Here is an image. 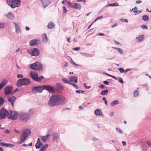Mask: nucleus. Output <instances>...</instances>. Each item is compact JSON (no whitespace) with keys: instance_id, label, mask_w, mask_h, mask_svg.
<instances>
[{"instance_id":"obj_1","label":"nucleus","mask_w":151,"mask_h":151,"mask_svg":"<svg viewBox=\"0 0 151 151\" xmlns=\"http://www.w3.org/2000/svg\"><path fill=\"white\" fill-rule=\"evenodd\" d=\"M66 102V98L61 95H52L48 101L49 106H52L59 104H63Z\"/></svg>"},{"instance_id":"obj_2","label":"nucleus","mask_w":151,"mask_h":151,"mask_svg":"<svg viewBox=\"0 0 151 151\" xmlns=\"http://www.w3.org/2000/svg\"><path fill=\"white\" fill-rule=\"evenodd\" d=\"M31 133V130L29 129H24L23 130V133L21 134L20 137V141L18 144H19L22 143L25 141Z\"/></svg>"},{"instance_id":"obj_3","label":"nucleus","mask_w":151,"mask_h":151,"mask_svg":"<svg viewBox=\"0 0 151 151\" xmlns=\"http://www.w3.org/2000/svg\"><path fill=\"white\" fill-rule=\"evenodd\" d=\"M30 83V80L27 78H20L18 80L16 85L18 87H21L22 86H28Z\"/></svg>"},{"instance_id":"obj_4","label":"nucleus","mask_w":151,"mask_h":151,"mask_svg":"<svg viewBox=\"0 0 151 151\" xmlns=\"http://www.w3.org/2000/svg\"><path fill=\"white\" fill-rule=\"evenodd\" d=\"M31 69L34 70H37L38 71L42 70L43 68L42 65L38 62H36L35 63L31 64L30 66Z\"/></svg>"},{"instance_id":"obj_5","label":"nucleus","mask_w":151,"mask_h":151,"mask_svg":"<svg viewBox=\"0 0 151 151\" xmlns=\"http://www.w3.org/2000/svg\"><path fill=\"white\" fill-rule=\"evenodd\" d=\"M18 114L16 111L14 112L11 110L9 111V114L7 115V118L9 119L13 120H16L18 118Z\"/></svg>"},{"instance_id":"obj_6","label":"nucleus","mask_w":151,"mask_h":151,"mask_svg":"<svg viewBox=\"0 0 151 151\" xmlns=\"http://www.w3.org/2000/svg\"><path fill=\"white\" fill-rule=\"evenodd\" d=\"M28 53L30 54L31 56L36 57L38 56L40 54L39 50L37 48H32L27 50Z\"/></svg>"},{"instance_id":"obj_7","label":"nucleus","mask_w":151,"mask_h":151,"mask_svg":"<svg viewBox=\"0 0 151 151\" xmlns=\"http://www.w3.org/2000/svg\"><path fill=\"white\" fill-rule=\"evenodd\" d=\"M9 111H7L6 109L4 108H2L0 111V120L5 119L6 116H7Z\"/></svg>"},{"instance_id":"obj_8","label":"nucleus","mask_w":151,"mask_h":151,"mask_svg":"<svg viewBox=\"0 0 151 151\" xmlns=\"http://www.w3.org/2000/svg\"><path fill=\"white\" fill-rule=\"evenodd\" d=\"M29 118V115L26 114L21 113L19 115V119L24 122H26L28 121Z\"/></svg>"},{"instance_id":"obj_9","label":"nucleus","mask_w":151,"mask_h":151,"mask_svg":"<svg viewBox=\"0 0 151 151\" xmlns=\"http://www.w3.org/2000/svg\"><path fill=\"white\" fill-rule=\"evenodd\" d=\"M20 0H15L14 1V2H12L11 4H8V5L10 6L11 7L14 9L16 7H19L20 6Z\"/></svg>"},{"instance_id":"obj_10","label":"nucleus","mask_w":151,"mask_h":151,"mask_svg":"<svg viewBox=\"0 0 151 151\" xmlns=\"http://www.w3.org/2000/svg\"><path fill=\"white\" fill-rule=\"evenodd\" d=\"M43 90H46L49 92L54 93L55 91L54 88L52 86L49 85L43 86Z\"/></svg>"},{"instance_id":"obj_11","label":"nucleus","mask_w":151,"mask_h":151,"mask_svg":"<svg viewBox=\"0 0 151 151\" xmlns=\"http://www.w3.org/2000/svg\"><path fill=\"white\" fill-rule=\"evenodd\" d=\"M13 87L11 86H6L4 89V94L6 96L11 94L12 91L13 90Z\"/></svg>"},{"instance_id":"obj_12","label":"nucleus","mask_w":151,"mask_h":151,"mask_svg":"<svg viewBox=\"0 0 151 151\" xmlns=\"http://www.w3.org/2000/svg\"><path fill=\"white\" fill-rule=\"evenodd\" d=\"M43 90V86H42L34 87L32 88V91L33 92L41 93L42 92Z\"/></svg>"},{"instance_id":"obj_13","label":"nucleus","mask_w":151,"mask_h":151,"mask_svg":"<svg viewBox=\"0 0 151 151\" xmlns=\"http://www.w3.org/2000/svg\"><path fill=\"white\" fill-rule=\"evenodd\" d=\"M44 8L47 6L52 2L50 0H40Z\"/></svg>"},{"instance_id":"obj_14","label":"nucleus","mask_w":151,"mask_h":151,"mask_svg":"<svg viewBox=\"0 0 151 151\" xmlns=\"http://www.w3.org/2000/svg\"><path fill=\"white\" fill-rule=\"evenodd\" d=\"M7 99L8 101L12 104V106L13 107L14 106L15 101L16 99V97L14 96H13L11 97H8Z\"/></svg>"},{"instance_id":"obj_15","label":"nucleus","mask_w":151,"mask_h":151,"mask_svg":"<svg viewBox=\"0 0 151 151\" xmlns=\"http://www.w3.org/2000/svg\"><path fill=\"white\" fill-rule=\"evenodd\" d=\"M39 40L38 39H35L31 40L29 42V45L30 46L36 45H38V42Z\"/></svg>"},{"instance_id":"obj_16","label":"nucleus","mask_w":151,"mask_h":151,"mask_svg":"<svg viewBox=\"0 0 151 151\" xmlns=\"http://www.w3.org/2000/svg\"><path fill=\"white\" fill-rule=\"evenodd\" d=\"M29 76L31 77L32 79L36 81H37L38 77L37 73H34L32 74V73L31 72L30 73Z\"/></svg>"},{"instance_id":"obj_17","label":"nucleus","mask_w":151,"mask_h":151,"mask_svg":"<svg viewBox=\"0 0 151 151\" xmlns=\"http://www.w3.org/2000/svg\"><path fill=\"white\" fill-rule=\"evenodd\" d=\"M6 16L8 19L11 20H13L15 17L14 15L11 12H8Z\"/></svg>"},{"instance_id":"obj_18","label":"nucleus","mask_w":151,"mask_h":151,"mask_svg":"<svg viewBox=\"0 0 151 151\" xmlns=\"http://www.w3.org/2000/svg\"><path fill=\"white\" fill-rule=\"evenodd\" d=\"M14 24L15 25V28L16 29V32L19 33L20 32V27L19 23H14Z\"/></svg>"},{"instance_id":"obj_19","label":"nucleus","mask_w":151,"mask_h":151,"mask_svg":"<svg viewBox=\"0 0 151 151\" xmlns=\"http://www.w3.org/2000/svg\"><path fill=\"white\" fill-rule=\"evenodd\" d=\"M69 81L70 82H74L75 83L77 82V77L76 76H71L69 77Z\"/></svg>"},{"instance_id":"obj_20","label":"nucleus","mask_w":151,"mask_h":151,"mask_svg":"<svg viewBox=\"0 0 151 151\" xmlns=\"http://www.w3.org/2000/svg\"><path fill=\"white\" fill-rule=\"evenodd\" d=\"M63 88V85L60 83L57 84L56 85V90L58 92H60Z\"/></svg>"},{"instance_id":"obj_21","label":"nucleus","mask_w":151,"mask_h":151,"mask_svg":"<svg viewBox=\"0 0 151 151\" xmlns=\"http://www.w3.org/2000/svg\"><path fill=\"white\" fill-rule=\"evenodd\" d=\"M95 114L97 116H103L102 111L99 109H97L95 111Z\"/></svg>"},{"instance_id":"obj_22","label":"nucleus","mask_w":151,"mask_h":151,"mask_svg":"<svg viewBox=\"0 0 151 151\" xmlns=\"http://www.w3.org/2000/svg\"><path fill=\"white\" fill-rule=\"evenodd\" d=\"M55 27L54 23L52 22H50L48 23L47 27L48 29H52Z\"/></svg>"},{"instance_id":"obj_23","label":"nucleus","mask_w":151,"mask_h":151,"mask_svg":"<svg viewBox=\"0 0 151 151\" xmlns=\"http://www.w3.org/2000/svg\"><path fill=\"white\" fill-rule=\"evenodd\" d=\"M59 135L58 133L56 132H54L53 133L52 135V142H54V141L58 139Z\"/></svg>"},{"instance_id":"obj_24","label":"nucleus","mask_w":151,"mask_h":151,"mask_svg":"<svg viewBox=\"0 0 151 151\" xmlns=\"http://www.w3.org/2000/svg\"><path fill=\"white\" fill-rule=\"evenodd\" d=\"M144 38V35H140L138 37H136V39H137V40H138L139 42L142 41Z\"/></svg>"},{"instance_id":"obj_25","label":"nucleus","mask_w":151,"mask_h":151,"mask_svg":"<svg viewBox=\"0 0 151 151\" xmlns=\"http://www.w3.org/2000/svg\"><path fill=\"white\" fill-rule=\"evenodd\" d=\"M119 4L117 2H115L113 4H107L106 5L105 7L108 6H119Z\"/></svg>"},{"instance_id":"obj_26","label":"nucleus","mask_w":151,"mask_h":151,"mask_svg":"<svg viewBox=\"0 0 151 151\" xmlns=\"http://www.w3.org/2000/svg\"><path fill=\"white\" fill-rule=\"evenodd\" d=\"M49 146L48 144H46L45 145L42 147L40 149V151H45L46 150Z\"/></svg>"},{"instance_id":"obj_27","label":"nucleus","mask_w":151,"mask_h":151,"mask_svg":"<svg viewBox=\"0 0 151 151\" xmlns=\"http://www.w3.org/2000/svg\"><path fill=\"white\" fill-rule=\"evenodd\" d=\"M119 103V101L118 100H116L113 101L111 103V106H113L114 105H116Z\"/></svg>"},{"instance_id":"obj_28","label":"nucleus","mask_w":151,"mask_h":151,"mask_svg":"<svg viewBox=\"0 0 151 151\" xmlns=\"http://www.w3.org/2000/svg\"><path fill=\"white\" fill-rule=\"evenodd\" d=\"M6 84V82L5 81H3L0 83V90L5 86Z\"/></svg>"},{"instance_id":"obj_29","label":"nucleus","mask_w":151,"mask_h":151,"mask_svg":"<svg viewBox=\"0 0 151 151\" xmlns=\"http://www.w3.org/2000/svg\"><path fill=\"white\" fill-rule=\"evenodd\" d=\"M108 89H106L105 90L102 91L101 92L100 94L101 95L104 96L107 94L108 93Z\"/></svg>"},{"instance_id":"obj_30","label":"nucleus","mask_w":151,"mask_h":151,"mask_svg":"<svg viewBox=\"0 0 151 151\" xmlns=\"http://www.w3.org/2000/svg\"><path fill=\"white\" fill-rule=\"evenodd\" d=\"M62 81L63 82V83H65L69 84L70 85L71 83L70 82V81H69L67 79L65 78H63L62 79Z\"/></svg>"},{"instance_id":"obj_31","label":"nucleus","mask_w":151,"mask_h":151,"mask_svg":"<svg viewBox=\"0 0 151 151\" xmlns=\"http://www.w3.org/2000/svg\"><path fill=\"white\" fill-rule=\"evenodd\" d=\"M74 4H75V9H80L81 8V6L79 4L76 3H74Z\"/></svg>"},{"instance_id":"obj_32","label":"nucleus","mask_w":151,"mask_h":151,"mask_svg":"<svg viewBox=\"0 0 151 151\" xmlns=\"http://www.w3.org/2000/svg\"><path fill=\"white\" fill-rule=\"evenodd\" d=\"M142 19L145 21H146L149 19V17L147 15H145L142 17Z\"/></svg>"},{"instance_id":"obj_33","label":"nucleus","mask_w":151,"mask_h":151,"mask_svg":"<svg viewBox=\"0 0 151 151\" xmlns=\"http://www.w3.org/2000/svg\"><path fill=\"white\" fill-rule=\"evenodd\" d=\"M113 48L116 49L117 50H118L120 54H123V51L121 48H118V47H113Z\"/></svg>"},{"instance_id":"obj_34","label":"nucleus","mask_w":151,"mask_h":151,"mask_svg":"<svg viewBox=\"0 0 151 151\" xmlns=\"http://www.w3.org/2000/svg\"><path fill=\"white\" fill-rule=\"evenodd\" d=\"M33 112V109H30L29 110V112L28 114H28V115H29V117H31V116Z\"/></svg>"},{"instance_id":"obj_35","label":"nucleus","mask_w":151,"mask_h":151,"mask_svg":"<svg viewBox=\"0 0 151 151\" xmlns=\"http://www.w3.org/2000/svg\"><path fill=\"white\" fill-rule=\"evenodd\" d=\"M14 146L13 144L5 143V147L12 148Z\"/></svg>"},{"instance_id":"obj_36","label":"nucleus","mask_w":151,"mask_h":151,"mask_svg":"<svg viewBox=\"0 0 151 151\" xmlns=\"http://www.w3.org/2000/svg\"><path fill=\"white\" fill-rule=\"evenodd\" d=\"M5 101L4 99L0 96V105H2Z\"/></svg>"},{"instance_id":"obj_37","label":"nucleus","mask_w":151,"mask_h":151,"mask_svg":"<svg viewBox=\"0 0 151 151\" xmlns=\"http://www.w3.org/2000/svg\"><path fill=\"white\" fill-rule=\"evenodd\" d=\"M44 78L42 76H41L40 77H38V78L37 79V82H40Z\"/></svg>"},{"instance_id":"obj_38","label":"nucleus","mask_w":151,"mask_h":151,"mask_svg":"<svg viewBox=\"0 0 151 151\" xmlns=\"http://www.w3.org/2000/svg\"><path fill=\"white\" fill-rule=\"evenodd\" d=\"M139 94V92L137 90H136L134 92V97L137 96Z\"/></svg>"},{"instance_id":"obj_39","label":"nucleus","mask_w":151,"mask_h":151,"mask_svg":"<svg viewBox=\"0 0 151 151\" xmlns=\"http://www.w3.org/2000/svg\"><path fill=\"white\" fill-rule=\"evenodd\" d=\"M120 20L121 21L123 22H125L126 23H127L128 22V20L127 19H123L122 18L120 19Z\"/></svg>"},{"instance_id":"obj_40","label":"nucleus","mask_w":151,"mask_h":151,"mask_svg":"<svg viewBox=\"0 0 151 151\" xmlns=\"http://www.w3.org/2000/svg\"><path fill=\"white\" fill-rule=\"evenodd\" d=\"M146 143L150 147H151V142L150 141L147 140L146 141Z\"/></svg>"},{"instance_id":"obj_41","label":"nucleus","mask_w":151,"mask_h":151,"mask_svg":"<svg viewBox=\"0 0 151 151\" xmlns=\"http://www.w3.org/2000/svg\"><path fill=\"white\" fill-rule=\"evenodd\" d=\"M70 85H72L76 89H78L79 88L78 86L76 84L71 83Z\"/></svg>"},{"instance_id":"obj_42","label":"nucleus","mask_w":151,"mask_h":151,"mask_svg":"<svg viewBox=\"0 0 151 151\" xmlns=\"http://www.w3.org/2000/svg\"><path fill=\"white\" fill-rule=\"evenodd\" d=\"M41 139L42 141L44 142H45L46 140L47 139L45 137V136H42L41 138Z\"/></svg>"},{"instance_id":"obj_43","label":"nucleus","mask_w":151,"mask_h":151,"mask_svg":"<svg viewBox=\"0 0 151 151\" xmlns=\"http://www.w3.org/2000/svg\"><path fill=\"white\" fill-rule=\"evenodd\" d=\"M118 69L121 73H123L125 71L124 69L122 68H119Z\"/></svg>"},{"instance_id":"obj_44","label":"nucleus","mask_w":151,"mask_h":151,"mask_svg":"<svg viewBox=\"0 0 151 151\" xmlns=\"http://www.w3.org/2000/svg\"><path fill=\"white\" fill-rule=\"evenodd\" d=\"M76 92L77 93H82L84 92V91L83 90L81 91L80 90H76Z\"/></svg>"},{"instance_id":"obj_45","label":"nucleus","mask_w":151,"mask_h":151,"mask_svg":"<svg viewBox=\"0 0 151 151\" xmlns=\"http://www.w3.org/2000/svg\"><path fill=\"white\" fill-rule=\"evenodd\" d=\"M35 146L36 149H39L41 147L40 145L38 143H36L35 145Z\"/></svg>"},{"instance_id":"obj_46","label":"nucleus","mask_w":151,"mask_h":151,"mask_svg":"<svg viewBox=\"0 0 151 151\" xmlns=\"http://www.w3.org/2000/svg\"><path fill=\"white\" fill-rule=\"evenodd\" d=\"M99 88H101V89H104L105 88V86L103 84H101L99 86Z\"/></svg>"},{"instance_id":"obj_47","label":"nucleus","mask_w":151,"mask_h":151,"mask_svg":"<svg viewBox=\"0 0 151 151\" xmlns=\"http://www.w3.org/2000/svg\"><path fill=\"white\" fill-rule=\"evenodd\" d=\"M116 131L117 132H118L119 133H122V131L120 129L117 128H116Z\"/></svg>"},{"instance_id":"obj_48","label":"nucleus","mask_w":151,"mask_h":151,"mask_svg":"<svg viewBox=\"0 0 151 151\" xmlns=\"http://www.w3.org/2000/svg\"><path fill=\"white\" fill-rule=\"evenodd\" d=\"M43 35L45 36L44 39H45V42H47L48 40V39L47 36V35L45 33H44Z\"/></svg>"},{"instance_id":"obj_49","label":"nucleus","mask_w":151,"mask_h":151,"mask_svg":"<svg viewBox=\"0 0 151 151\" xmlns=\"http://www.w3.org/2000/svg\"><path fill=\"white\" fill-rule=\"evenodd\" d=\"M4 132L7 134H9L11 132L8 129H6L4 131Z\"/></svg>"},{"instance_id":"obj_50","label":"nucleus","mask_w":151,"mask_h":151,"mask_svg":"<svg viewBox=\"0 0 151 151\" xmlns=\"http://www.w3.org/2000/svg\"><path fill=\"white\" fill-rule=\"evenodd\" d=\"M5 25L4 24L2 23H0V29L4 27Z\"/></svg>"},{"instance_id":"obj_51","label":"nucleus","mask_w":151,"mask_h":151,"mask_svg":"<svg viewBox=\"0 0 151 151\" xmlns=\"http://www.w3.org/2000/svg\"><path fill=\"white\" fill-rule=\"evenodd\" d=\"M63 13H66L67 12V10L66 9L65 7L64 6H63Z\"/></svg>"},{"instance_id":"obj_52","label":"nucleus","mask_w":151,"mask_h":151,"mask_svg":"<svg viewBox=\"0 0 151 151\" xmlns=\"http://www.w3.org/2000/svg\"><path fill=\"white\" fill-rule=\"evenodd\" d=\"M119 82L122 83H124L123 81V79L121 78H119Z\"/></svg>"},{"instance_id":"obj_53","label":"nucleus","mask_w":151,"mask_h":151,"mask_svg":"<svg viewBox=\"0 0 151 151\" xmlns=\"http://www.w3.org/2000/svg\"><path fill=\"white\" fill-rule=\"evenodd\" d=\"M141 27L142 28V29H147V26L146 25H142Z\"/></svg>"},{"instance_id":"obj_54","label":"nucleus","mask_w":151,"mask_h":151,"mask_svg":"<svg viewBox=\"0 0 151 151\" xmlns=\"http://www.w3.org/2000/svg\"><path fill=\"white\" fill-rule=\"evenodd\" d=\"M103 83L105 85H108L109 84V82L107 81H103Z\"/></svg>"},{"instance_id":"obj_55","label":"nucleus","mask_w":151,"mask_h":151,"mask_svg":"<svg viewBox=\"0 0 151 151\" xmlns=\"http://www.w3.org/2000/svg\"><path fill=\"white\" fill-rule=\"evenodd\" d=\"M23 77V75L22 74H18L17 76V77L18 78H22V77Z\"/></svg>"},{"instance_id":"obj_56","label":"nucleus","mask_w":151,"mask_h":151,"mask_svg":"<svg viewBox=\"0 0 151 151\" xmlns=\"http://www.w3.org/2000/svg\"><path fill=\"white\" fill-rule=\"evenodd\" d=\"M80 49V47H76L73 48V50L76 51H78Z\"/></svg>"},{"instance_id":"obj_57","label":"nucleus","mask_w":151,"mask_h":151,"mask_svg":"<svg viewBox=\"0 0 151 151\" xmlns=\"http://www.w3.org/2000/svg\"><path fill=\"white\" fill-rule=\"evenodd\" d=\"M83 85L86 89H89L91 88V86H87L85 83H84Z\"/></svg>"},{"instance_id":"obj_58","label":"nucleus","mask_w":151,"mask_h":151,"mask_svg":"<svg viewBox=\"0 0 151 151\" xmlns=\"http://www.w3.org/2000/svg\"><path fill=\"white\" fill-rule=\"evenodd\" d=\"M131 70H132V69H131L127 68V69H126V70H124L125 71H124V72H125V73H127V72H128V71H131Z\"/></svg>"},{"instance_id":"obj_59","label":"nucleus","mask_w":151,"mask_h":151,"mask_svg":"<svg viewBox=\"0 0 151 151\" xmlns=\"http://www.w3.org/2000/svg\"><path fill=\"white\" fill-rule=\"evenodd\" d=\"M5 143H4L3 142H1L0 143V145L1 146H5Z\"/></svg>"},{"instance_id":"obj_60","label":"nucleus","mask_w":151,"mask_h":151,"mask_svg":"<svg viewBox=\"0 0 151 151\" xmlns=\"http://www.w3.org/2000/svg\"><path fill=\"white\" fill-rule=\"evenodd\" d=\"M72 4H71V3L70 2V1L68 2V5L70 7L71 6Z\"/></svg>"},{"instance_id":"obj_61","label":"nucleus","mask_w":151,"mask_h":151,"mask_svg":"<svg viewBox=\"0 0 151 151\" xmlns=\"http://www.w3.org/2000/svg\"><path fill=\"white\" fill-rule=\"evenodd\" d=\"M67 2V0H63V1L62 2V3L64 4V5H65V3H66Z\"/></svg>"},{"instance_id":"obj_62","label":"nucleus","mask_w":151,"mask_h":151,"mask_svg":"<svg viewBox=\"0 0 151 151\" xmlns=\"http://www.w3.org/2000/svg\"><path fill=\"white\" fill-rule=\"evenodd\" d=\"M98 35H99V36H105V34L104 33H99V34H98Z\"/></svg>"},{"instance_id":"obj_63","label":"nucleus","mask_w":151,"mask_h":151,"mask_svg":"<svg viewBox=\"0 0 151 151\" xmlns=\"http://www.w3.org/2000/svg\"><path fill=\"white\" fill-rule=\"evenodd\" d=\"M70 7L71 8H75V4H72Z\"/></svg>"},{"instance_id":"obj_64","label":"nucleus","mask_w":151,"mask_h":151,"mask_svg":"<svg viewBox=\"0 0 151 151\" xmlns=\"http://www.w3.org/2000/svg\"><path fill=\"white\" fill-rule=\"evenodd\" d=\"M49 135L50 134L49 133H47L45 136V137L46 139H47Z\"/></svg>"}]
</instances>
